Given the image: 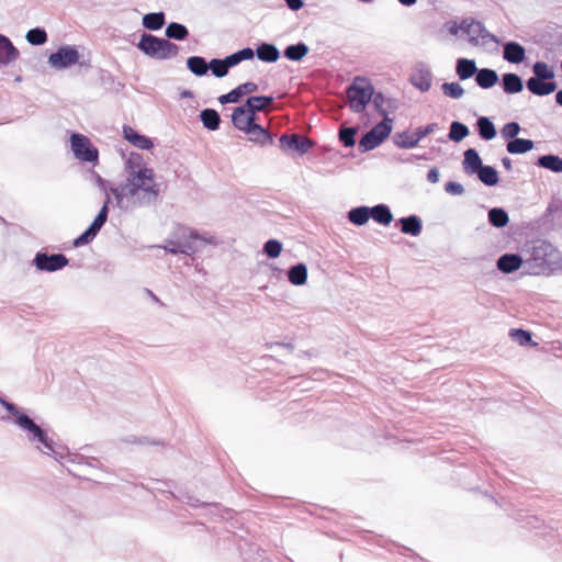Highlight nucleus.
I'll return each mask as SVG.
<instances>
[{
	"mask_svg": "<svg viewBox=\"0 0 562 562\" xmlns=\"http://www.w3.org/2000/svg\"><path fill=\"white\" fill-rule=\"evenodd\" d=\"M93 178H94V181L97 183V186L104 191L105 193V200L108 199V196L110 198V188L112 187L110 184V182L105 179H103L99 173H95L93 172Z\"/></svg>",
	"mask_w": 562,
	"mask_h": 562,
	"instance_id": "nucleus-58",
	"label": "nucleus"
},
{
	"mask_svg": "<svg viewBox=\"0 0 562 562\" xmlns=\"http://www.w3.org/2000/svg\"><path fill=\"white\" fill-rule=\"evenodd\" d=\"M310 52L308 46L303 43H296L292 44L285 47L283 55L285 58L292 61H300L302 60Z\"/></svg>",
	"mask_w": 562,
	"mask_h": 562,
	"instance_id": "nucleus-33",
	"label": "nucleus"
},
{
	"mask_svg": "<svg viewBox=\"0 0 562 562\" xmlns=\"http://www.w3.org/2000/svg\"><path fill=\"white\" fill-rule=\"evenodd\" d=\"M248 139L260 146H266L273 143L272 135L261 125L256 122L245 132Z\"/></svg>",
	"mask_w": 562,
	"mask_h": 562,
	"instance_id": "nucleus-20",
	"label": "nucleus"
},
{
	"mask_svg": "<svg viewBox=\"0 0 562 562\" xmlns=\"http://www.w3.org/2000/svg\"><path fill=\"white\" fill-rule=\"evenodd\" d=\"M415 136H416L415 132L409 133L408 131H404L401 133H396L393 136V142H394V145L398 148L409 149V148H414L418 145V142Z\"/></svg>",
	"mask_w": 562,
	"mask_h": 562,
	"instance_id": "nucleus-41",
	"label": "nucleus"
},
{
	"mask_svg": "<svg viewBox=\"0 0 562 562\" xmlns=\"http://www.w3.org/2000/svg\"><path fill=\"white\" fill-rule=\"evenodd\" d=\"M479 135L484 140L493 139L497 132L494 123L486 116H481L476 121Z\"/></svg>",
	"mask_w": 562,
	"mask_h": 562,
	"instance_id": "nucleus-34",
	"label": "nucleus"
},
{
	"mask_svg": "<svg viewBox=\"0 0 562 562\" xmlns=\"http://www.w3.org/2000/svg\"><path fill=\"white\" fill-rule=\"evenodd\" d=\"M501 85L504 92L508 94L519 93L524 89L522 79L514 72L504 74Z\"/></svg>",
	"mask_w": 562,
	"mask_h": 562,
	"instance_id": "nucleus-24",
	"label": "nucleus"
},
{
	"mask_svg": "<svg viewBox=\"0 0 562 562\" xmlns=\"http://www.w3.org/2000/svg\"><path fill=\"white\" fill-rule=\"evenodd\" d=\"M25 37H26V41L31 45H35V46L43 45V44H45L47 42L46 31L44 29H41V27L31 29L26 33Z\"/></svg>",
	"mask_w": 562,
	"mask_h": 562,
	"instance_id": "nucleus-48",
	"label": "nucleus"
},
{
	"mask_svg": "<svg viewBox=\"0 0 562 562\" xmlns=\"http://www.w3.org/2000/svg\"><path fill=\"white\" fill-rule=\"evenodd\" d=\"M142 23L143 26L149 31H158L166 23L165 13L162 11L147 13L143 16Z\"/></svg>",
	"mask_w": 562,
	"mask_h": 562,
	"instance_id": "nucleus-38",
	"label": "nucleus"
},
{
	"mask_svg": "<svg viewBox=\"0 0 562 562\" xmlns=\"http://www.w3.org/2000/svg\"><path fill=\"white\" fill-rule=\"evenodd\" d=\"M441 89L446 95L452 99H460L464 94V89L458 82H445Z\"/></svg>",
	"mask_w": 562,
	"mask_h": 562,
	"instance_id": "nucleus-51",
	"label": "nucleus"
},
{
	"mask_svg": "<svg viewBox=\"0 0 562 562\" xmlns=\"http://www.w3.org/2000/svg\"><path fill=\"white\" fill-rule=\"evenodd\" d=\"M70 144L76 158L86 162H98V148L91 144L87 136L74 133L70 136Z\"/></svg>",
	"mask_w": 562,
	"mask_h": 562,
	"instance_id": "nucleus-9",
	"label": "nucleus"
},
{
	"mask_svg": "<svg viewBox=\"0 0 562 562\" xmlns=\"http://www.w3.org/2000/svg\"><path fill=\"white\" fill-rule=\"evenodd\" d=\"M282 251V243L277 239H269L263 245V252L271 259L278 258Z\"/></svg>",
	"mask_w": 562,
	"mask_h": 562,
	"instance_id": "nucleus-52",
	"label": "nucleus"
},
{
	"mask_svg": "<svg viewBox=\"0 0 562 562\" xmlns=\"http://www.w3.org/2000/svg\"><path fill=\"white\" fill-rule=\"evenodd\" d=\"M124 138L130 142L132 145L139 149L148 150L154 144L151 139L145 135H140L133 127L125 125L123 127Z\"/></svg>",
	"mask_w": 562,
	"mask_h": 562,
	"instance_id": "nucleus-19",
	"label": "nucleus"
},
{
	"mask_svg": "<svg viewBox=\"0 0 562 562\" xmlns=\"http://www.w3.org/2000/svg\"><path fill=\"white\" fill-rule=\"evenodd\" d=\"M137 48L145 55L159 60L170 59L179 54L177 44L149 33H144L140 36Z\"/></svg>",
	"mask_w": 562,
	"mask_h": 562,
	"instance_id": "nucleus-4",
	"label": "nucleus"
},
{
	"mask_svg": "<svg viewBox=\"0 0 562 562\" xmlns=\"http://www.w3.org/2000/svg\"><path fill=\"white\" fill-rule=\"evenodd\" d=\"M555 102H557L560 106H562V89H561V90H559V91L557 92V94H555Z\"/></svg>",
	"mask_w": 562,
	"mask_h": 562,
	"instance_id": "nucleus-64",
	"label": "nucleus"
},
{
	"mask_svg": "<svg viewBox=\"0 0 562 562\" xmlns=\"http://www.w3.org/2000/svg\"><path fill=\"white\" fill-rule=\"evenodd\" d=\"M409 82L422 92L429 91L432 83V74L429 67L425 63H417L411 75Z\"/></svg>",
	"mask_w": 562,
	"mask_h": 562,
	"instance_id": "nucleus-13",
	"label": "nucleus"
},
{
	"mask_svg": "<svg viewBox=\"0 0 562 562\" xmlns=\"http://www.w3.org/2000/svg\"><path fill=\"white\" fill-rule=\"evenodd\" d=\"M236 55L238 57V60L241 63L243 60H249L252 59L255 56V52L250 47L243 48L240 50L236 52Z\"/></svg>",
	"mask_w": 562,
	"mask_h": 562,
	"instance_id": "nucleus-59",
	"label": "nucleus"
},
{
	"mask_svg": "<svg viewBox=\"0 0 562 562\" xmlns=\"http://www.w3.org/2000/svg\"><path fill=\"white\" fill-rule=\"evenodd\" d=\"M307 266L303 262H299L288 270V280L293 285H304L307 281Z\"/></svg>",
	"mask_w": 562,
	"mask_h": 562,
	"instance_id": "nucleus-28",
	"label": "nucleus"
},
{
	"mask_svg": "<svg viewBox=\"0 0 562 562\" xmlns=\"http://www.w3.org/2000/svg\"><path fill=\"white\" fill-rule=\"evenodd\" d=\"M256 100H262L266 104H272V95L249 97L244 105L237 106L232 113V123L235 128L246 132L255 122L257 112L263 111V105H255Z\"/></svg>",
	"mask_w": 562,
	"mask_h": 562,
	"instance_id": "nucleus-5",
	"label": "nucleus"
},
{
	"mask_svg": "<svg viewBox=\"0 0 562 562\" xmlns=\"http://www.w3.org/2000/svg\"><path fill=\"white\" fill-rule=\"evenodd\" d=\"M79 59L80 54L76 46L65 45L59 47L55 53L49 55L48 64L57 70L69 68L76 64H79L80 67H90L89 63H80Z\"/></svg>",
	"mask_w": 562,
	"mask_h": 562,
	"instance_id": "nucleus-8",
	"label": "nucleus"
},
{
	"mask_svg": "<svg viewBox=\"0 0 562 562\" xmlns=\"http://www.w3.org/2000/svg\"><path fill=\"white\" fill-rule=\"evenodd\" d=\"M503 58L510 64H520L526 58V49L517 42H507L503 45Z\"/></svg>",
	"mask_w": 562,
	"mask_h": 562,
	"instance_id": "nucleus-17",
	"label": "nucleus"
},
{
	"mask_svg": "<svg viewBox=\"0 0 562 562\" xmlns=\"http://www.w3.org/2000/svg\"><path fill=\"white\" fill-rule=\"evenodd\" d=\"M527 89L535 95H549L557 90V83L553 80L529 78L526 81Z\"/></svg>",
	"mask_w": 562,
	"mask_h": 562,
	"instance_id": "nucleus-15",
	"label": "nucleus"
},
{
	"mask_svg": "<svg viewBox=\"0 0 562 562\" xmlns=\"http://www.w3.org/2000/svg\"><path fill=\"white\" fill-rule=\"evenodd\" d=\"M357 130L355 127H341L339 130V140L345 147H352L356 144Z\"/></svg>",
	"mask_w": 562,
	"mask_h": 562,
	"instance_id": "nucleus-53",
	"label": "nucleus"
},
{
	"mask_svg": "<svg viewBox=\"0 0 562 562\" xmlns=\"http://www.w3.org/2000/svg\"><path fill=\"white\" fill-rule=\"evenodd\" d=\"M176 236L181 239V247L189 246L192 249V254L199 250L198 241L200 240L199 234L186 226H179L176 228Z\"/></svg>",
	"mask_w": 562,
	"mask_h": 562,
	"instance_id": "nucleus-21",
	"label": "nucleus"
},
{
	"mask_svg": "<svg viewBox=\"0 0 562 562\" xmlns=\"http://www.w3.org/2000/svg\"><path fill=\"white\" fill-rule=\"evenodd\" d=\"M380 144L381 142L379 140V138L372 132L369 131L359 140V150L361 153H366L374 149Z\"/></svg>",
	"mask_w": 562,
	"mask_h": 562,
	"instance_id": "nucleus-47",
	"label": "nucleus"
},
{
	"mask_svg": "<svg viewBox=\"0 0 562 562\" xmlns=\"http://www.w3.org/2000/svg\"><path fill=\"white\" fill-rule=\"evenodd\" d=\"M258 59L265 63H276L280 57V52L276 45L262 43L256 49Z\"/></svg>",
	"mask_w": 562,
	"mask_h": 562,
	"instance_id": "nucleus-29",
	"label": "nucleus"
},
{
	"mask_svg": "<svg viewBox=\"0 0 562 562\" xmlns=\"http://www.w3.org/2000/svg\"><path fill=\"white\" fill-rule=\"evenodd\" d=\"M427 180L430 183H437L439 181V171L437 168H431L427 173Z\"/></svg>",
	"mask_w": 562,
	"mask_h": 562,
	"instance_id": "nucleus-61",
	"label": "nucleus"
},
{
	"mask_svg": "<svg viewBox=\"0 0 562 562\" xmlns=\"http://www.w3.org/2000/svg\"><path fill=\"white\" fill-rule=\"evenodd\" d=\"M469 133H470L469 127L464 123H461L459 121H453L450 124V131H449L448 137L450 140L459 143V142L463 140L469 135Z\"/></svg>",
	"mask_w": 562,
	"mask_h": 562,
	"instance_id": "nucleus-44",
	"label": "nucleus"
},
{
	"mask_svg": "<svg viewBox=\"0 0 562 562\" xmlns=\"http://www.w3.org/2000/svg\"><path fill=\"white\" fill-rule=\"evenodd\" d=\"M371 100H372V103H373L375 110L380 114L387 116V109L384 108V104L387 103L389 108H391L392 100L386 99L382 92H374V91H373V97Z\"/></svg>",
	"mask_w": 562,
	"mask_h": 562,
	"instance_id": "nucleus-50",
	"label": "nucleus"
},
{
	"mask_svg": "<svg viewBox=\"0 0 562 562\" xmlns=\"http://www.w3.org/2000/svg\"><path fill=\"white\" fill-rule=\"evenodd\" d=\"M487 216H488V223L496 228H503L509 222L507 212L502 207L491 209L488 211Z\"/></svg>",
	"mask_w": 562,
	"mask_h": 562,
	"instance_id": "nucleus-42",
	"label": "nucleus"
},
{
	"mask_svg": "<svg viewBox=\"0 0 562 562\" xmlns=\"http://www.w3.org/2000/svg\"><path fill=\"white\" fill-rule=\"evenodd\" d=\"M437 128V124L436 123H430L426 126H420L418 128H416L415 131V137L417 139V142L419 143L424 137L428 136L429 134H432Z\"/></svg>",
	"mask_w": 562,
	"mask_h": 562,
	"instance_id": "nucleus-56",
	"label": "nucleus"
},
{
	"mask_svg": "<svg viewBox=\"0 0 562 562\" xmlns=\"http://www.w3.org/2000/svg\"><path fill=\"white\" fill-rule=\"evenodd\" d=\"M225 64L227 65L228 69L238 65L240 61L238 60V57L236 55V53L234 54H231L228 56H226L225 58H223Z\"/></svg>",
	"mask_w": 562,
	"mask_h": 562,
	"instance_id": "nucleus-60",
	"label": "nucleus"
},
{
	"mask_svg": "<svg viewBox=\"0 0 562 562\" xmlns=\"http://www.w3.org/2000/svg\"><path fill=\"white\" fill-rule=\"evenodd\" d=\"M19 50L5 35L0 34V66H5L19 58Z\"/></svg>",
	"mask_w": 562,
	"mask_h": 562,
	"instance_id": "nucleus-18",
	"label": "nucleus"
},
{
	"mask_svg": "<svg viewBox=\"0 0 562 562\" xmlns=\"http://www.w3.org/2000/svg\"><path fill=\"white\" fill-rule=\"evenodd\" d=\"M209 69L212 71V75L217 78H223L228 74V67L225 64L224 59L213 58L209 63Z\"/></svg>",
	"mask_w": 562,
	"mask_h": 562,
	"instance_id": "nucleus-49",
	"label": "nucleus"
},
{
	"mask_svg": "<svg viewBox=\"0 0 562 562\" xmlns=\"http://www.w3.org/2000/svg\"><path fill=\"white\" fill-rule=\"evenodd\" d=\"M533 76L531 78L553 80L554 71L544 63L537 61L532 66Z\"/></svg>",
	"mask_w": 562,
	"mask_h": 562,
	"instance_id": "nucleus-46",
	"label": "nucleus"
},
{
	"mask_svg": "<svg viewBox=\"0 0 562 562\" xmlns=\"http://www.w3.org/2000/svg\"><path fill=\"white\" fill-rule=\"evenodd\" d=\"M533 147V140L527 138H515L508 140L506 144V149L512 155L525 154L531 150Z\"/></svg>",
	"mask_w": 562,
	"mask_h": 562,
	"instance_id": "nucleus-35",
	"label": "nucleus"
},
{
	"mask_svg": "<svg viewBox=\"0 0 562 562\" xmlns=\"http://www.w3.org/2000/svg\"><path fill=\"white\" fill-rule=\"evenodd\" d=\"M33 263L40 271L55 272L68 265V258L63 254L37 252Z\"/></svg>",
	"mask_w": 562,
	"mask_h": 562,
	"instance_id": "nucleus-11",
	"label": "nucleus"
},
{
	"mask_svg": "<svg viewBox=\"0 0 562 562\" xmlns=\"http://www.w3.org/2000/svg\"><path fill=\"white\" fill-rule=\"evenodd\" d=\"M475 175L487 187L496 186L499 180L497 170L488 165H483Z\"/></svg>",
	"mask_w": 562,
	"mask_h": 562,
	"instance_id": "nucleus-37",
	"label": "nucleus"
},
{
	"mask_svg": "<svg viewBox=\"0 0 562 562\" xmlns=\"http://www.w3.org/2000/svg\"><path fill=\"white\" fill-rule=\"evenodd\" d=\"M373 89L367 78L356 77L347 89L349 108L356 113L363 112L373 97Z\"/></svg>",
	"mask_w": 562,
	"mask_h": 562,
	"instance_id": "nucleus-6",
	"label": "nucleus"
},
{
	"mask_svg": "<svg viewBox=\"0 0 562 562\" xmlns=\"http://www.w3.org/2000/svg\"><path fill=\"white\" fill-rule=\"evenodd\" d=\"M498 81V75L494 69L481 68L475 75V82L482 89H490Z\"/></svg>",
	"mask_w": 562,
	"mask_h": 562,
	"instance_id": "nucleus-27",
	"label": "nucleus"
},
{
	"mask_svg": "<svg viewBox=\"0 0 562 562\" xmlns=\"http://www.w3.org/2000/svg\"><path fill=\"white\" fill-rule=\"evenodd\" d=\"M165 251L173 255L183 254V255H192V249L189 246H184V249L181 247L180 237L176 236V231L172 236L166 240V244L162 246Z\"/></svg>",
	"mask_w": 562,
	"mask_h": 562,
	"instance_id": "nucleus-40",
	"label": "nucleus"
},
{
	"mask_svg": "<svg viewBox=\"0 0 562 562\" xmlns=\"http://www.w3.org/2000/svg\"><path fill=\"white\" fill-rule=\"evenodd\" d=\"M154 170L145 162L143 156L138 153H131L124 162L125 176L133 175V172Z\"/></svg>",
	"mask_w": 562,
	"mask_h": 562,
	"instance_id": "nucleus-23",
	"label": "nucleus"
},
{
	"mask_svg": "<svg viewBox=\"0 0 562 562\" xmlns=\"http://www.w3.org/2000/svg\"><path fill=\"white\" fill-rule=\"evenodd\" d=\"M525 259L518 254H504L497 259V269L503 273H513L519 268H524Z\"/></svg>",
	"mask_w": 562,
	"mask_h": 562,
	"instance_id": "nucleus-16",
	"label": "nucleus"
},
{
	"mask_svg": "<svg viewBox=\"0 0 562 562\" xmlns=\"http://www.w3.org/2000/svg\"><path fill=\"white\" fill-rule=\"evenodd\" d=\"M370 210H372V214L370 215L374 222L384 226H387L392 223L393 214L386 204H376L370 207Z\"/></svg>",
	"mask_w": 562,
	"mask_h": 562,
	"instance_id": "nucleus-31",
	"label": "nucleus"
},
{
	"mask_svg": "<svg viewBox=\"0 0 562 562\" xmlns=\"http://www.w3.org/2000/svg\"><path fill=\"white\" fill-rule=\"evenodd\" d=\"M280 147L284 151H294L300 156L306 154L312 147H314L315 143L300 134H282L279 138Z\"/></svg>",
	"mask_w": 562,
	"mask_h": 562,
	"instance_id": "nucleus-12",
	"label": "nucleus"
},
{
	"mask_svg": "<svg viewBox=\"0 0 562 562\" xmlns=\"http://www.w3.org/2000/svg\"><path fill=\"white\" fill-rule=\"evenodd\" d=\"M392 123L393 120L389 116H384V119L374 125L370 132H372L379 140L382 143L392 132Z\"/></svg>",
	"mask_w": 562,
	"mask_h": 562,
	"instance_id": "nucleus-45",
	"label": "nucleus"
},
{
	"mask_svg": "<svg viewBox=\"0 0 562 562\" xmlns=\"http://www.w3.org/2000/svg\"><path fill=\"white\" fill-rule=\"evenodd\" d=\"M475 60L469 58H459L456 64V72L460 80L472 78L477 72Z\"/></svg>",
	"mask_w": 562,
	"mask_h": 562,
	"instance_id": "nucleus-26",
	"label": "nucleus"
},
{
	"mask_svg": "<svg viewBox=\"0 0 562 562\" xmlns=\"http://www.w3.org/2000/svg\"><path fill=\"white\" fill-rule=\"evenodd\" d=\"M111 203V198L108 196L106 200H104L103 205L97 216L94 217L93 222L89 225V227L79 235L74 240L75 247H80L83 245L89 244L101 231L102 226L105 224L108 220L109 214V204Z\"/></svg>",
	"mask_w": 562,
	"mask_h": 562,
	"instance_id": "nucleus-10",
	"label": "nucleus"
},
{
	"mask_svg": "<svg viewBox=\"0 0 562 562\" xmlns=\"http://www.w3.org/2000/svg\"><path fill=\"white\" fill-rule=\"evenodd\" d=\"M502 164L504 166V168L507 170V171H510L513 166H512V160L508 158V157H504L502 158Z\"/></svg>",
	"mask_w": 562,
	"mask_h": 562,
	"instance_id": "nucleus-63",
	"label": "nucleus"
},
{
	"mask_svg": "<svg viewBox=\"0 0 562 562\" xmlns=\"http://www.w3.org/2000/svg\"><path fill=\"white\" fill-rule=\"evenodd\" d=\"M397 224L400 225L403 234L411 236H418L423 229L422 220L417 215L401 217Z\"/></svg>",
	"mask_w": 562,
	"mask_h": 562,
	"instance_id": "nucleus-22",
	"label": "nucleus"
},
{
	"mask_svg": "<svg viewBox=\"0 0 562 562\" xmlns=\"http://www.w3.org/2000/svg\"><path fill=\"white\" fill-rule=\"evenodd\" d=\"M536 165L555 173L562 172V158L558 155L548 154L540 156Z\"/></svg>",
	"mask_w": 562,
	"mask_h": 562,
	"instance_id": "nucleus-30",
	"label": "nucleus"
},
{
	"mask_svg": "<svg viewBox=\"0 0 562 562\" xmlns=\"http://www.w3.org/2000/svg\"><path fill=\"white\" fill-rule=\"evenodd\" d=\"M445 191L452 195H461L464 193V188L459 182L449 181L445 184Z\"/></svg>",
	"mask_w": 562,
	"mask_h": 562,
	"instance_id": "nucleus-57",
	"label": "nucleus"
},
{
	"mask_svg": "<svg viewBox=\"0 0 562 562\" xmlns=\"http://www.w3.org/2000/svg\"><path fill=\"white\" fill-rule=\"evenodd\" d=\"M165 34L168 38L184 41L189 36V31L183 24L171 22L167 25Z\"/></svg>",
	"mask_w": 562,
	"mask_h": 562,
	"instance_id": "nucleus-43",
	"label": "nucleus"
},
{
	"mask_svg": "<svg viewBox=\"0 0 562 562\" xmlns=\"http://www.w3.org/2000/svg\"><path fill=\"white\" fill-rule=\"evenodd\" d=\"M372 210L369 206H357L348 212V220L357 226H362L368 223L371 217Z\"/></svg>",
	"mask_w": 562,
	"mask_h": 562,
	"instance_id": "nucleus-32",
	"label": "nucleus"
},
{
	"mask_svg": "<svg viewBox=\"0 0 562 562\" xmlns=\"http://www.w3.org/2000/svg\"><path fill=\"white\" fill-rule=\"evenodd\" d=\"M520 130V125L517 122H509L502 127L501 135L504 139L512 140L517 138L516 136L519 134Z\"/></svg>",
	"mask_w": 562,
	"mask_h": 562,
	"instance_id": "nucleus-54",
	"label": "nucleus"
},
{
	"mask_svg": "<svg viewBox=\"0 0 562 562\" xmlns=\"http://www.w3.org/2000/svg\"><path fill=\"white\" fill-rule=\"evenodd\" d=\"M460 27L468 35L469 43L473 46L486 45L490 42L499 43L498 38L490 33L481 21L464 19Z\"/></svg>",
	"mask_w": 562,
	"mask_h": 562,
	"instance_id": "nucleus-7",
	"label": "nucleus"
},
{
	"mask_svg": "<svg viewBox=\"0 0 562 562\" xmlns=\"http://www.w3.org/2000/svg\"><path fill=\"white\" fill-rule=\"evenodd\" d=\"M200 119L203 126L210 131H216L220 128L221 116L214 109H204L200 113Z\"/></svg>",
	"mask_w": 562,
	"mask_h": 562,
	"instance_id": "nucleus-36",
	"label": "nucleus"
},
{
	"mask_svg": "<svg viewBox=\"0 0 562 562\" xmlns=\"http://www.w3.org/2000/svg\"><path fill=\"white\" fill-rule=\"evenodd\" d=\"M116 206L122 211L148 207L158 203L161 198V186L156 181L154 170H144L125 176L116 187L110 188Z\"/></svg>",
	"mask_w": 562,
	"mask_h": 562,
	"instance_id": "nucleus-1",
	"label": "nucleus"
},
{
	"mask_svg": "<svg viewBox=\"0 0 562 562\" xmlns=\"http://www.w3.org/2000/svg\"><path fill=\"white\" fill-rule=\"evenodd\" d=\"M289 9L297 11L303 7V0H284Z\"/></svg>",
	"mask_w": 562,
	"mask_h": 562,
	"instance_id": "nucleus-62",
	"label": "nucleus"
},
{
	"mask_svg": "<svg viewBox=\"0 0 562 562\" xmlns=\"http://www.w3.org/2000/svg\"><path fill=\"white\" fill-rule=\"evenodd\" d=\"M258 90V86L255 82L248 81L237 86L235 89L226 94L218 98L221 104L236 103L246 93H252Z\"/></svg>",
	"mask_w": 562,
	"mask_h": 562,
	"instance_id": "nucleus-14",
	"label": "nucleus"
},
{
	"mask_svg": "<svg viewBox=\"0 0 562 562\" xmlns=\"http://www.w3.org/2000/svg\"><path fill=\"white\" fill-rule=\"evenodd\" d=\"M463 170L468 175H475L483 166L479 153L474 148H469L464 151Z\"/></svg>",
	"mask_w": 562,
	"mask_h": 562,
	"instance_id": "nucleus-25",
	"label": "nucleus"
},
{
	"mask_svg": "<svg viewBox=\"0 0 562 562\" xmlns=\"http://www.w3.org/2000/svg\"><path fill=\"white\" fill-rule=\"evenodd\" d=\"M509 335L512 338H514L516 341H518L519 345H521V346H528L532 341L530 331L521 329V328L512 329Z\"/></svg>",
	"mask_w": 562,
	"mask_h": 562,
	"instance_id": "nucleus-55",
	"label": "nucleus"
},
{
	"mask_svg": "<svg viewBox=\"0 0 562 562\" xmlns=\"http://www.w3.org/2000/svg\"><path fill=\"white\" fill-rule=\"evenodd\" d=\"M524 270L532 276L562 272V254L551 243L537 240L525 259Z\"/></svg>",
	"mask_w": 562,
	"mask_h": 562,
	"instance_id": "nucleus-2",
	"label": "nucleus"
},
{
	"mask_svg": "<svg viewBox=\"0 0 562 562\" xmlns=\"http://www.w3.org/2000/svg\"><path fill=\"white\" fill-rule=\"evenodd\" d=\"M187 68L195 76H205L209 71L206 59L201 56H191L187 59Z\"/></svg>",
	"mask_w": 562,
	"mask_h": 562,
	"instance_id": "nucleus-39",
	"label": "nucleus"
},
{
	"mask_svg": "<svg viewBox=\"0 0 562 562\" xmlns=\"http://www.w3.org/2000/svg\"><path fill=\"white\" fill-rule=\"evenodd\" d=\"M0 404L10 414L15 416V424L29 432V438L31 441H37L42 443L43 448L38 447V449L43 453L52 456L57 461H61L67 456L68 451L65 447L56 445L54 440L50 439L47 434L37 424L34 423L32 418L21 413L13 403L8 402L0 396Z\"/></svg>",
	"mask_w": 562,
	"mask_h": 562,
	"instance_id": "nucleus-3",
	"label": "nucleus"
}]
</instances>
